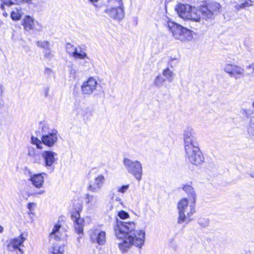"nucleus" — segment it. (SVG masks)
Here are the masks:
<instances>
[{"instance_id":"f257e3e1","label":"nucleus","mask_w":254,"mask_h":254,"mask_svg":"<svg viewBox=\"0 0 254 254\" xmlns=\"http://www.w3.org/2000/svg\"><path fill=\"white\" fill-rule=\"evenodd\" d=\"M179 216L177 223L179 224H188L192 220V216L195 212V200L187 198L181 199L178 203Z\"/></svg>"},{"instance_id":"f03ea898","label":"nucleus","mask_w":254,"mask_h":254,"mask_svg":"<svg viewBox=\"0 0 254 254\" xmlns=\"http://www.w3.org/2000/svg\"><path fill=\"white\" fill-rule=\"evenodd\" d=\"M145 237L144 230H136L132 234L127 235L123 239V242L119 244V248L123 252H127L132 246L140 249L144 245Z\"/></svg>"},{"instance_id":"7ed1b4c3","label":"nucleus","mask_w":254,"mask_h":254,"mask_svg":"<svg viewBox=\"0 0 254 254\" xmlns=\"http://www.w3.org/2000/svg\"><path fill=\"white\" fill-rule=\"evenodd\" d=\"M165 25L176 40L182 42L190 41L193 38V32L170 19L166 21Z\"/></svg>"},{"instance_id":"20e7f679","label":"nucleus","mask_w":254,"mask_h":254,"mask_svg":"<svg viewBox=\"0 0 254 254\" xmlns=\"http://www.w3.org/2000/svg\"><path fill=\"white\" fill-rule=\"evenodd\" d=\"M135 229V223L133 221L123 222L117 221L115 227L116 236L118 239H124L127 235H130Z\"/></svg>"},{"instance_id":"39448f33","label":"nucleus","mask_w":254,"mask_h":254,"mask_svg":"<svg viewBox=\"0 0 254 254\" xmlns=\"http://www.w3.org/2000/svg\"><path fill=\"white\" fill-rule=\"evenodd\" d=\"M123 164L127 172L133 176L138 181L141 180L142 166L139 161H133L126 158L124 159Z\"/></svg>"},{"instance_id":"423d86ee","label":"nucleus","mask_w":254,"mask_h":254,"mask_svg":"<svg viewBox=\"0 0 254 254\" xmlns=\"http://www.w3.org/2000/svg\"><path fill=\"white\" fill-rule=\"evenodd\" d=\"M185 152L187 159L192 164L198 165L203 162L204 157L198 146L188 148Z\"/></svg>"},{"instance_id":"0eeeda50","label":"nucleus","mask_w":254,"mask_h":254,"mask_svg":"<svg viewBox=\"0 0 254 254\" xmlns=\"http://www.w3.org/2000/svg\"><path fill=\"white\" fill-rule=\"evenodd\" d=\"M25 240L26 238L23 237V234H21L18 237L10 240L7 245L8 250L16 254H23V251L21 247H23V243Z\"/></svg>"},{"instance_id":"6e6552de","label":"nucleus","mask_w":254,"mask_h":254,"mask_svg":"<svg viewBox=\"0 0 254 254\" xmlns=\"http://www.w3.org/2000/svg\"><path fill=\"white\" fill-rule=\"evenodd\" d=\"M98 85L97 80L94 77H90L83 82L81 86V92L83 95H90L96 89Z\"/></svg>"},{"instance_id":"1a4fd4ad","label":"nucleus","mask_w":254,"mask_h":254,"mask_svg":"<svg viewBox=\"0 0 254 254\" xmlns=\"http://www.w3.org/2000/svg\"><path fill=\"white\" fill-rule=\"evenodd\" d=\"M224 69L225 71L228 73L231 77L234 78L236 79L245 76L244 68L236 64H226Z\"/></svg>"},{"instance_id":"9d476101","label":"nucleus","mask_w":254,"mask_h":254,"mask_svg":"<svg viewBox=\"0 0 254 254\" xmlns=\"http://www.w3.org/2000/svg\"><path fill=\"white\" fill-rule=\"evenodd\" d=\"M105 181V177L103 174H98L94 178L93 181L89 182L87 190L91 192H98L102 189Z\"/></svg>"},{"instance_id":"9b49d317","label":"nucleus","mask_w":254,"mask_h":254,"mask_svg":"<svg viewBox=\"0 0 254 254\" xmlns=\"http://www.w3.org/2000/svg\"><path fill=\"white\" fill-rule=\"evenodd\" d=\"M91 231L90 238L92 242L99 245H104L106 242V232L102 230L100 226H97Z\"/></svg>"},{"instance_id":"f8f14e48","label":"nucleus","mask_w":254,"mask_h":254,"mask_svg":"<svg viewBox=\"0 0 254 254\" xmlns=\"http://www.w3.org/2000/svg\"><path fill=\"white\" fill-rule=\"evenodd\" d=\"M57 154L52 151H44L41 153V156L44 160V166L48 170L53 171L54 170V163L57 161Z\"/></svg>"},{"instance_id":"ddd939ff","label":"nucleus","mask_w":254,"mask_h":254,"mask_svg":"<svg viewBox=\"0 0 254 254\" xmlns=\"http://www.w3.org/2000/svg\"><path fill=\"white\" fill-rule=\"evenodd\" d=\"M183 138L185 149L198 146L196 141L195 133L192 128L190 127L187 128L184 131Z\"/></svg>"},{"instance_id":"4468645a","label":"nucleus","mask_w":254,"mask_h":254,"mask_svg":"<svg viewBox=\"0 0 254 254\" xmlns=\"http://www.w3.org/2000/svg\"><path fill=\"white\" fill-rule=\"evenodd\" d=\"M124 7H109L105 10V12L111 18L120 21L124 17Z\"/></svg>"},{"instance_id":"2eb2a0df","label":"nucleus","mask_w":254,"mask_h":254,"mask_svg":"<svg viewBox=\"0 0 254 254\" xmlns=\"http://www.w3.org/2000/svg\"><path fill=\"white\" fill-rule=\"evenodd\" d=\"M71 218L74 223L75 232L79 235H82L84 226V220L80 217L79 212L76 210L73 211L71 214Z\"/></svg>"},{"instance_id":"dca6fc26","label":"nucleus","mask_w":254,"mask_h":254,"mask_svg":"<svg viewBox=\"0 0 254 254\" xmlns=\"http://www.w3.org/2000/svg\"><path fill=\"white\" fill-rule=\"evenodd\" d=\"M58 131L51 130L48 134H44L42 137L43 143L49 147L53 146L58 140Z\"/></svg>"},{"instance_id":"f3484780","label":"nucleus","mask_w":254,"mask_h":254,"mask_svg":"<svg viewBox=\"0 0 254 254\" xmlns=\"http://www.w3.org/2000/svg\"><path fill=\"white\" fill-rule=\"evenodd\" d=\"M64 228L60 224H55L49 235L50 240L54 239L58 241L63 239L65 235Z\"/></svg>"},{"instance_id":"a211bd4d","label":"nucleus","mask_w":254,"mask_h":254,"mask_svg":"<svg viewBox=\"0 0 254 254\" xmlns=\"http://www.w3.org/2000/svg\"><path fill=\"white\" fill-rule=\"evenodd\" d=\"M191 8L192 7L189 4L180 3L176 6V10L180 17L186 20V18H188V16Z\"/></svg>"},{"instance_id":"6ab92c4d","label":"nucleus","mask_w":254,"mask_h":254,"mask_svg":"<svg viewBox=\"0 0 254 254\" xmlns=\"http://www.w3.org/2000/svg\"><path fill=\"white\" fill-rule=\"evenodd\" d=\"M27 155L33 163L40 164L42 162L41 155L40 154L39 152L33 147H28Z\"/></svg>"},{"instance_id":"aec40b11","label":"nucleus","mask_w":254,"mask_h":254,"mask_svg":"<svg viewBox=\"0 0 254 254\" xmlns=\"http://www.w3.org/2000/svg\"><path fill=\"white\" fill-rule=\"evenodd\" d=\"M85 199L86 203L90 208H96L99 204V198L97 195L87 194Z\"/></svg>"},{"instance_id":"412c9836","label":"nucleus","mask_w":254,"mask_h":254,"mask_svg":"<svg viewBox=\"0 0 254 254\" xmlns=\"http://www.w3.org/2000/svg\"><path fill=\"white\" fill-rule=\"evenodd\" d=\"M2 3L1 5V8L3 10L2 14L3 15L6 17L8 16V12H10V10H9V7L11 5L18 4L20 1L18 0H1Z\"/></svg>"},{"instance_id":"4be33fe9","label":"nucleus","mask_w":254,"mask_h":254,"mask_svg":"<svg viewBox=\"0 0 254 254\" xmlns=\"http://www.w3.org/2000/svg\"><path fill=\"white\" fill-rule=\"evenodd\" d=\"M45 174L43 173V175ZM42 175L43 174H38L31 176L29 180L35 187L40 188L43 186L44 183V177Z\"/></svg>"},{"instance_id":"5701e85b","label":"nucleus","mask_w":254,"mask_h":254,"mask_svg":"<svg viewBox=\"0 0 254 254\" xmlns=\"http://www.w3.org/2000/svg\"><path fill=\"white\" fill-rule=\"evenodd\" d=\"M199 13L201 14V20L203 19L206 20H212L214 17L212 12L206 5L202 6L199 8Z\"/></svg>"},{"instance_id":"b1692460","label":"nucleus","mask_w":254,"mask_h":254,"mask_svg":"<svg viewBox=\"0 0 254 254\" xmlns=\"http://www.w3.org/2000/svg\"><path fill=\"white\" fill-rule=\"evenodd\" d=\"M188 17V18H187L186 19H189L195 22H200L201 21V14L200 13H199V9H197L194 7H192Z\"/></svg>"},{"instance_id":"393cba45","label":"nucleus","mask_w":254,"mask_h":254,"mask_svg":"<svg viewBox=\"0 0 254 254\" xmlns=\"http://www.w3.org/2000/svg\"><path fill=\"white\" fill-rule=\"evenodd\" d=\"M23 25L24 29L26 31H30L33 29L34 27V20L29 16L25 17L23 21Z\"/></svg>"},{"instance_id":"a878e982","label":"nucleus","mask_w":254,"mask_h":254,"mask_svg":"<svg viewBox=\"0 0 254 254\" xmlns=\"http://www.w3.org/2000/svg\"><path fill=\"white\" fill-rule=\"evenodd\" d=\"M71 57L76 59H86L89 60V57L87 55L84 51L82 50H78L77 47Z\"/></svg>"},{"instance_id":"bb28decb","label":"nucleus","mask_w":254,"mask_h":254,"mask_svg":"<svg viewBox=\"0 0 254 254\" xmlns=\"http://www.w3.org/2000/svg\"><path fill=\"white\" fill-rule=\"evenodd\" d=\"M108 197L111 201H116L120 204H122V201L120 196L118 195V194L116 191L112 189L111 190L108 194Z\"/></svg>"},{"instance_id":"cd10ccee","label":"nucleus","mask_w":254,"mask_h":254,"mask_svg":"<svg viewBox=\"0 0 254 254\" xmlns=\"http://www.w3.org/2000/svg\"><path fill=\"white\" fill-rule=\"evenodd\" d=\"M183 189L184 190L188 193L189 198H194V200L196 199V194L194 191L193 188L190 185H185ZM190 200V199H189Z\"/></svg>"},{"instance_id":"c85d7f7f","label":"nucleus","mask_w":254,"mask_h":254,"mask_svg":"<svg viewBox=\"0 0 254 254\" xmlns=\"http://www.w3.org/2000/svg\"><path fill=\"white\" fill-rule=\"evenodd\" d=\"M207 7L212 12L214 15L220 8V4L215 1H211L206 5Z\"/></svg>"},{"instance_id":"c756f323","label":"nucleus","mask_w":254,"mask_h":254,"mask_svg":"<svg viewBox=\"0 0 254 254\" xmlns=\"http://www.w3.org/2000/svg\"><path fill=\"white\" fill-rule=\"evenodd\" d=\"M162 75L165 78V80L169 82H172L174 79V73L172 70H170L169 67L163 70Z\"/></svg>"},{"instance_id":"7c9ffc66","label":"nucleus","mask_w":254,"mask_h":254,"mask_svg":"<svg viewBox=\"0 0 254 254\" xmlns=\"http://www.w3.org/2000/svg\"><path fill=\"white\" fill-rule=\"evenodd\" d=\"M50 254H63L64 252V246H59L58 245H54L49 248Z\"/></svg>"},{"instance_id":"2f4dec72","label":"nucleus","mask_w":254,"mask_h":254,"mask_svg":"<svg viewBox=\"0 0 254 254\" xmlns=\"http://www.w3.org/2000/svg\"><path fill=\"white\" fill-rule=\"evenodd\" d=\"M166 80L160 75H157L154 79V85L157 87H161L165 83Z\"/></svg>"},{"instance_id":"473e14b6","label":"nucleus","mask_w":254,"mask_h":254,"mask_svg":"<svg viewBox=\"0 0 254 254\" xmlns=\"http://www.w3.org/2000/svg\"><path fill=\"white\" fill-rule=\"evenodd\" d=\"M11 17L14 20H18L21 16V9L16 8L15 11H10Z\"/></svg>"},{"instance_id":"72a5a7b5","label":"nucleus","mask_w":254,"mask_h":254,"mask_svg":"<svg viewBox=\"0 0 254 254\" xmlns=\"http://www.w3.org/2000/svg\"><path fill=\"white\" fill-rule=\"evenodd\" d=\"M37 46L45 50H49L50 48V43L47 41H38L36 43Z\"/></svg>"},{"instance_id":"f704fd0d","label":"nucleus","mask_w":254,"mask_h":254,"mask_svg":"<svg viewBox=\"0 0 254 254\" xmlns=\"http://www.w3.org/2000/svg\"><path fill=\"white\" fill-rule=\"evenodd\" d=\"M110 7H124L122 0H108Z\"/></svg>"},{"instance_id":"c9c22d12","label":"nucleus","mask_w":254,"mask_h":254,"mask_svg":"<svg viewBox=\"0 0 254 254\" xmlns=\"http://www.w3.org/2000/svg\"><path fill=\"white\" fill-rule=\"evenodd\" d=\"M31 142L35 144L38 149H43V142L42 140L41 141L38 138L32 136L31 137Z\"/></svg>"},{"instance_id":"e433bc0d","label":"nucleus","mask_w":254,"mask_h":254,"mask_svg":"<svg viewBox=\"0 0 254 254\" xmlns=\"http://www.w3.org/2000/svg\"><path fill=\"white\" fill-rule=\"evenodd\" d=\"M40 128L41 129V133L42 136L44 134H48L49 132H51V130H50L48 126L45 123H41Z\"/></svg>"},{"instance_id":"4c0bfd02","label":"nucleus","mask_w":254,"mask_h":254,"mask_svg":"<svg viewBox=\"0 0 254 254\" xmlns=\"http://www.w3.org/2000/svg\"><path fill=\"white\" fill-rule=\"evenodd\" d=\"M66 51L69 54L70 56H71L75 50L76 49V47L71 44L70 43H67L65 46Z\"/></svg>"},{"instance_id":"58836bf2","label":"nucleus","mask_w":254,"mask_h":254,"mask_svg":"<svg viewBox=\"0 0 254 254\" xmlns=\"http://www.w3.org/2000/svg\"><path fill=\"white\" fill-rule=\"evenodd\" d=\"M178 62L179 60L177 58L171 57L168 62V64L170 67L173 68L177 65Z\"/></svg>"},{"instance_id":"ea45409f","label":"nucleus","mask_w":254,"mask_h":254,"mask_svg":"<svg viewBox=\"0 0 254 254\" xmlns=\"http://www.w3.org/2000/svg\"><path fill=\"white\" fill-rule=\"evenodd\" d=\"M44 57L49 60L54 57V52L51 50V48L44 51Z\"/></svg>"},{"instance_id":"a19ab883","label":"nucleus","mask_w":254,"mask_h":254,"mask_svg":"<svg viewBox=\"0 0 254 254\" xmlns=\"http://www.w3.org/2000/svg\"><path fill=\"white\" fill-rule=\"evenodd\" d=\"M118 215L121 219H122L128 218L129 216L128 213L123 210L119 211Z\"/></svg>"},{"instance_id":"79ce46f5","label":"nucleus","mask_w":254,"mask_h":254,"mask_svg":"<svg viewBox=\"0 0 254 254\" xmlns=\"http://www.w3.org/2000/svg\"><path fill=\"white\" fill-rule=\"evenodd\" d=\"M252 1L251 0H246L244 2L242 3L239 5L240 8H244L249 6L252 5Z\"/></svg>"},{"instance_id":"37998d69","label":"nucleus","mask_w":254,"mask_h":254,"mask_svg":"<svg viewBox=\"0 0 254 254\" xmlns=\"http://www.w3.org/2000/svg\"><path fill=\"white\" fill-rule=\"evenodd\" d=\"M129 188V185H124L122 187H119L118 188L117 191L119 192H121L122 193H124L127 191Z\"/></svg>"},{"instance_id":"c03bdc74","label":"nucleus","mask_w":254,"mask_h":254,"mask_svg":"<svg viewBox=\"0 0 254 254\" xmlns=\"http://www.w3.org/2000/svg\"><path fill=\"white\" fill-rule=\"evenodd\" d=\"M247 69H251V71L250 72L245 73V76L250 75L251 74L254 73V64H252L246 66Z\"/></svg>"},{"instance_id":"a18cd8bd","label":"nucleus","mask_w":254,"mask_h":254,"mask_svg":"<svg viewBox=\"0 0 254 254\" xmlns=\"http://www.w3.org/2000/svg\"><path fill=\"white\" fill-rule=\"evenodd\" d=\"M36 206V204L34 202H30L28 203L27 208L29 210V213H32V211L34 209V208Z\"/></svg>"},{"instance_id":"49530a36","label":"nucleus","mask_w":254,"mask_h":254,"mask_svg":"<svg viewBox=\"0 0 254 254\" xmlns=\"http://www.w3.org/2000/svg\"><path fill=\"white\" fill-rule=\"evenodd\" d=\"M84 61L80 63L81 65L84 68H88L89 66V62L87 60L88 59H84Z\"/></svg>"},{"instance_id":"de8ad7c7","label":"nucleus","mask_w":254,"mask_h":254,"mask_svg":"<svg viewBox=\"0 0 254 254\" xmlns=\"http://www.w3.org/2000/svg\"><path fill=\"white\" fill-rule=\"evenodd\" d=\"M69 76L71 77L74 78L76 76V70L72 67H71L69 69Z\"/></svg>"},{"instance_id":"09e8293b","label":"nucleus","mask_w":254,"mask_h":254,"mask_svg":"<svg viewBox=\"0 0 254 254\" xmlns=\"http://www.w3.org/2000/svg\"><path fill=\"white\" fill-rule=\"evenodd\" d=\"M44 73L45 74L47 75L48 76H50L53 73V71L51 69L46 67L45 68Z\"/></svg>"},{"instance_id":"8fccbe9b","label":"nucleus","mask_w":254,"mask_h":254,"mask_svg":"<svg viewBox=\"0 0 254 254\" xmlns=\"http://www.w3.org/2000/svg\"><path fill=\"white\" fill-rule=\"evenodd\" d=\"M49 88H45L44 89V95H45V97H47L48 96V94H49Z\"/></svg>"},{"instance_id":"3c124183","label":"nucleus","mask_w":254,"mask_h":254,"mask_svg":"<svg viewBox=\"0 0 254 254\" xmlns=\"http://www.w3.org/2000/svg\"><path fill=\"white\" fill-rule=\"evenodd\" d=\"M3 92L2 87L1 85H0V95H1Z\"/></svg>"},{"instance_id":"603ef678","label":"nucleus","mask_w":254,"mask_h":254,"mask_svg":"<svg viewBox=\"0 0 254 254\" xmlns=\"http://www.w3.org/2000/svg\"><path fill=\"white\" fill-rule=\"evenodd\" d=\"M249 175L252 178H254V172H253L252 173H249Z\"/></svg>"},{"instance_id":"864d4df0","label":"nucleus","mask_w":254,"mask_h":254,"mask_svg":"<svg viewBox=\"0 0 254 254\" xmlns=\"http://www.w3.org/2000/svg\"><path fill=\"white\" fill-rule=\"evenodd\" d=\"M45 190H40L38 192L36 193L37 194H43L44 193H45Z\"/></svg>"},{"instance_id":"5fc2aeb1","label":"nucleus","mask_w":254,"mask_h":254,"mask_svg":"<svg viewBox=\"0 0 254 254\" xmlns=\"http://www.w3.org/2000/svg\"><path fill=\"white\" fill-rule=\"evenodd\" d=\"M22 2H30L31 0H21Z\"/></svg>"},{"instance_id":"6e6d98bb","label":"nucleus","mask_w":254,"mask_h":254,"mask_svg":"<svg viewBox=\"0 0 254 254\" xmlns=\"http://www.w3.org/2000/svg\"><path fill=\"white\" fill-rule=\"evenodd\" d=\"M92 3H94L96 2H97L99 0H89Z\"/></svg>"},{"instance_id":"4d7b16f0","label":"nucleus","mask_w":254,"mask_h":254,"mask_svg":"<svg viewBox=\"0 0 254 254\" xmlns=\"http://www.w3.org/2000/svg\"><path fill=\"white\" fill-rule=\"evenodd\" d=\"M3 227L0 225V233H2L3 231Z\"/></svg>"},{"instance_id":"13d9d810","label":"nucleus","mask_w":254,"mask_h":254,"mask_svg":"<svg viewBox=\"0 0 254 254\" xmlns=\"http://www.w3.org/2000/svg\"><path fill=\"white\" fill-rule=\"evenodd\" d=\"M252 106H253V108H254V101L253 102V103L252 104Z\"/></svg>"},{"instance_id":"bf43d9fd","label":"nucleus","mask_w":254,"mask_h":254,"mask_svg":"<svg viewBox=\"0 0 254 254\" xmlns=\"http://www.w3.org/2000/svg\"><path fill=\"white\" fill-rule=\"evenodd\" d=\"M1 104L0 103V108L1 107Z\"/></svg>"}]
</instances>
